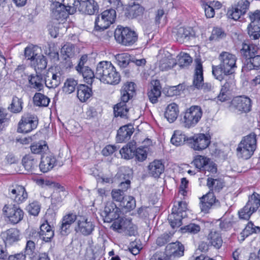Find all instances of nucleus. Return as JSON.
Listing matches in <instances>:
<instances>
[{
    "mask_svg": "<svg viewBox=\"0 0 260 260\" xmlns=\"http://www.w3.org/2000/svg\"><path fill=\"white\" fill-rule=\"evenodd\" d=\"M95 77L101 82L111 85H117L121 80V76L115 67L110 61L100 62L96 66Z\"/></svg>",
    "mask_w": 260,
    "mask_h": 260,
    "instance_id": "f257e3e1",
    "label": "nucleus"
},
{
    "mask_svg": "<svg viewBox=\"0 0 260 260\" xmlns=\"http://www.w3.org/2000/svg\"><path fill=\"white\" fill-rule=\"evenodd\" d=\"M219 64L213 65L212 72L214 76L221 77V73L235 72L237 68V57L235 55L228 52L223 51L218 56Z\"/></svg>",
    "mask_w": 260,
    "mask_h": 260,
    "instance_id": "f03ea898",
    "label": "nucleus"
},
{
    "mask_svg": "<svg viewBox=\"0 0 260 260\" xmlns=\"http://www.w3.org/2000/svg\"><path fill=\"white\" fill-rule=\"evenodd\" d=\"M257 136L254 133L243 137L236 149L238 158L248 159L253 154L257 147Z\"/></svg>",
    "mask_w": 260,
    "mask_h": 260,
    "instance_id": "7ed1b4c3",
    "label": "nucleus"
},
{
    "mask_svg": "<svg viewBox=\"0 0 260 260\" xmlns=\"http://www.w3.org/2000/svg\"><path fill=\"white\" fill-rule=\"evenodd\" d=\"M34 181L41 187L54 188L56 191L54 192L52 195L51 205L53 207H58L61 205L62 197L66 196V188L64 186L53 182L51 180H34Z\"/></svg>",
    "mask_w": 260,
    "mask_h": 260,
    "instance_id": "20e7f679",
    "label": "nucleus"
},
{
    "mask_svg": "<svg viewBox=\"0 0 260 260\" xmlns=\"http://www.w3.org/2000/svg\"><path fill=\"white\" fill-rule=\"evenodd\" d=\"M114 37L119 44L125 46H131L138 41V35L128 27L118 26L115 30Z\"/></svg>",
    "mask_w": 260,
    "mask_h": 260,
    "instance_id": "39448f33",
    "label": "nucleus"
},
{
    "mask_svg": "<svg viewBox=\"0 0 260 260\" xmlns=\"http://www.w3.org/2000/svg\"><path fill=\"white\" fill-rule=\"evenodd\" d=\"M203 115V110L199 106H192L184 113L183 123L187 128L194 127L200 121Z\"/></svg>",
    "mask_w": 260,
    "mask_h": 260,
    "instance_id": "423d86ee",
    "label": "nucleus"
},
{
    "mask_svg": "<svg viewBox=\"0 0 260 260\" xmlns=\"http://www.w3.org/2000/svg\"><path fill=\"white\" fill-rule=\"evenodd\" d=\"M51 17L56 20L66 19L69 14H74L75 10L69 3H61L59 1L54 2L51 5Z\"/></svg>",
    "mask_w": 260,
    "mask_h": 260,
    "instance_id": "0eeeda50",
    "label": "nucleus"
},
{
    "mask_svg": "<svg viewBox=\"0 0 260 260\" xmlns=\"http://www.w3.org/2000/svg\"><path fill=\"white\" fill-rule=\"evenodd\" d=\"M195 73L193 76V85L198 89H202L205 92L210 91L212 86L209 83H203V69L201 59H196L195 61Z\"/></svg>",
    "mask_w": 260,
    "mask_h": 260,
    "instance_id": "6e6552de",
    "label": "nucleus"
},
{
    "mask_svg": "<svg viewBox=\"0 0 260 260\" xmlns=\"http://www.w3.org/2000/svg\"><path fill=\"white\" fill-rule=\"evenodd\" d=\"M38 121L37 117L30 114H26L21 117L18 123L17 132L20 133H28L36 129L38 126Z\"/></svg>",
    "mask_w": 260,
    "mask_h": 260,
    "instance_id": "1a4fd4ad",
    "label": "nucleus"
},
{
    "mask_svg": "<svg viewBox=\"0 0 260 260\" xmlns=\"http://www.w3.org/2000/svg\"><path fill=\"white\" fill-rule=\"evenodd\" d=\"M249 17L251 21L247 27V32L251 39H257L260 37V11L250 12Z\"/></svg>",
    "mask_w": 260,
    "mask_h": 260,
    "instance_id": "9d476101",
    "label": "nucleus"
},
{
    "mask_svg": "<svg viewBox=\"0 0 260 260\" xmlns=\"http://www.w3.org/2000/svg\"><path fill=\"white\" fill-rule=\"evenodd\" d=\"M191 148L201 151L207 148L211 143V137L209 135L199 134L189 137L187 140Z\"/></svg>",
    "mask_w": 260,
    "mask_h": 260,
    "instance_id": "9b49d317",
    "label": "nucleus"
},
{
    "mask_svg": "<svg viewBox=\"0 0 260 260\" xmlns=\"http://www.w3.org/2000/svg\"><path fill=\"white\" fill-rule=\"evenodd\" d=\"M3 211L6 213L9 221L12 224H17L23 218L24 212L18 205H5Z\"/></svg>",
    "mask_w": 260,
    "mask_h": 260,
    "instance_id": "f8f14e48",
    "label": "nucleus"
},
{
    "mask_svg": "<svg viewBox=\"0 0 260 260\" xmlns=\"http://www.w3.org/2000/svg\"><path fill=\"white\" fill-rule=\"evenodd\" d=\"M95 228L93 222L84 216H79L77 221L75 231L84 236H88L92 234Z\"/></svg>",
    "mask_w": 260,
    "mask_h": 260,
    "instance_id": "ddd939ff",
    "label": "nucleus"
},
{
    "mask_svg": "<svg viewBox=\"0 0 260 260\" xmlns=\"http://www.w3.org/2000/svg\"><path fill=\"white\" fill-rule=\"evenodd\" d=\"M200 206L201 211L207 213L214 205H219V202L216 199L214 192L209 191L200 198Z\"/></svg>",
    "mask_w": 260,
    "mask_h": 260,
    "instance_id": "4468645a",
    "label": "nucleus"
},
{
    "mask_svg": "<svg viewBox=\"0 0 260 260\" xmlns=\"http://www.w3.org/2000/svg\"><path fill=\"white\" fill-rule=\"evenodd\" d=\"M120 212V208L117 207L114 202H107L102 214L104 218V222H112L116 218H117V217H119Z\"/></svg>",
    "mask_w": 260,
    "mask_h": 260,
    "instance_id": "2eb2a0df",
    "label": "nucleus"
},
{
    "mask_svg": "<svg viewBox=\"0 0 260 260\" xmlns=\"http://www.w3.org/2000/svg\"><path fill=\"white\" fill-rule=\"evenodd\" d=\"M232 105L238 111L247 113L251 110V100L247 96H237L233 100Z\"/></svg>",
    "mask_w": 260,
    "mask_h": 260,
    "instance_id": "dca6fc26",
    "label": "nucleus"
},
{
    "mask_svg": "<svg viewBox=\"0 0 260 260\" xmlns=\"http://www.w3.org/2000/svg\"><path fill=\"white\" fill-rule=\"evenodd\" d=\"M78 218L75 214L69 213L64 215L59 225V232L62 236H67L69 235L71 230V225L77 220Z\"/></svg>",
    "mask_w": 260,
    "mask_h": 260,
    "instance_id": "f3484780",
    "label": "nucleus"
},
{
    "mask_svg": "<svg viewBox=\"0 0 260 260\" xmlns=\"http://www.w3.org/2000/svg\"><path fill=\"white\" fill-rule=\"evenodd\" d=\"M133 224L131 219L125 217H117L113 222L111 228L113 230L117 231L118 232L129 231L132 228Z\"/></svg>",
    "mask_w": 260,
    "mask_h": 260,
    "instance_id": "a211bd4d",
    "label": "nucleus"
},
{
    "mask_svg": "<svg viewBox=\"0 0 260 260\" xmlns=\"http://www.w3.org/2000/svg\"><path fill=\"white\" fill-rule=\"evenodd\" d=\"M184 247L179 242L171 243L166 247V254L170 257H180L184 255Z\"/></svg>",
    "mask_w": 260,
    "mask_h": 260,
    "instance_id": "6ab92c4d",
    "label": "nucleus"
},
{
    "mask_svg": "<svg viewBox=\"0 0 260 260\" xmlns=\"http://www.w3.org/2000/svg\"><path fill=\"white\" fill-rule=\"evenodd\" d=\"M56 164V159L52 153L43 154L41 157L40 168L42 172H47L51 170Z\"/></svg>",
    "mask_w": 260,
    "mask_h": 260,
    "instance_id": "aec40b11",
    "label": "nucleus"
},
{
    "mask_svg": "<svg viewBox=\"0 0 260 260\" xmlns=\"http://www.w3.org/2000/svg\"><path fill=\"white\" fill-rule=\"evenodd\" d=\"M134 132L132 124H128L121 126L117 132L116 141L118 143H122L128 140Z\"/></svg>",
    "mask_w": 260,
    "mask_h": 260,
    "instance_id": "412c9836",
    "label": "nucleus"
},
{
    "mask_svg": "<svg viewBox=\"0 0 260 260\" xmlns=\"http://www.w3.org/2000/svg\"><path fill=\"white\" fill-rule=\"evenodd\" d=\"M76 9L84 14L93 15L98 11L99 6L94 0H88L81 5H75Z\"/></svg>",
    "mask_w": 260,
    "mask_h": 260,
    "instance_id": "4be33fe9",
    "label": "nucleus"
},
{
    "mask_svg": "<svg viewBox=\"0 0 260 260\" xmlns=\"http://www.w3.org/2000/svg\"><path fill=\"white\" fill-rule=\"evenodd\" d=\"M260 69V51L251 57L247 61H245L242 67L243 72H247L251 70H259Z\"/></svg>",
    "mask_w": 260,
    "mask_h": 260,
    "instance_id": "5701e85b",
    "label": "nucleus"
},
{
    "mask_svg": "<svg viewBox=\"0 0 260 260\" xmlns=\"http://www.w3.org/2000/svg\"><path fill=\"white\" fill-rule=\"evenodd\" d=\"M220 76L221 77L220 78L217 76L214 77L216 79L220 81H225V83L221 86V88H223V91L225 90L229 91L235 86V72L221 73Z\"/></svg>",
    "mask_w": 260,
    "mask_h": 260,
    "instance_id": "b1692460",
    "label": "nucleus"
},
{
    "mask_svg": "<svg viewBox=\"0 0 260 260\" xmlns=\"http://www.w3.org/2000/svg\"><path fill=\"white\" fill-rule=\"evenodd\" d=\"M149 174L154 178H158L165 170V166L162 160L155 159L148 166Z\"/></svg>",
    "mask_w": 260,
    "mask_h": 260,
    "instance_id": "393cba45",
    "label": "nucleus"
},
{
    "mask_svg": "<svg viewBox=\"0 0 260 260\" xmlns=\"http://www.w3.org/2000/svg\"><path fill=\"white\" fill-rule=\"evenodd\" d=\"M37 235L40 239L45 242H49L54 237V231L48 222L43 223L40 227V231L37 232Z\"/></svg>",
    "mask_w": 260,
    "mask_h": 260,
    "instance_id": "a878e982",
    "label": "nucleus"
},
{
    "mask_svg": "<svg viewBox=\"0 0 260 260\" xmlns=\"http://www.w3.org/2000/svg\"><path fill=\"white\" fill-rule=\"evenodd\" d=\"M259 51V48L256 45L245 43H243L242 48L241 49V53L245 59V61H247V59L255 54H257Z\"/></svg>",
    "mask_w": 260,
    "mask_h": 260,
    "instance_id": "bb28decb",
    "label": "nucleus"
},
{
    "mask_svg": "<svg viewBox=\"0 0 260 260\" xmlns=\"http://www.w3.org/2000/svg\"><path fill=\"white\" fill-rule=\"evenodd\" d=\"M3 237L6 244L11 245L20 240V232L16 229L11 228L4 233Z\"/></svg>",
    "mask_w": 260,
    "mask_h": 260,
    "instance_id": "cd10ccee",
    "label": "nucleus"
},
{
    "mask_svg": "<svg viewBox=\"0 0 260 260\" xmlns=\"http://www.w3.org/2000/svg\"><path fill=\"white\" fill-rule=\"evenodd\" d=\"M179 113L178 106L174 103H171L166 109L165 117L169 122L172 123L177 118Z\"/></svg>",
    "mask_w": 260,
    "mask_h": 260,
    "instance_id": "c85d7f7f",
    "label": "nucleus"
},
{
    "mask_svg": "<svg viewBox=\"0 0 260 260\" xmlns=\"http://www.w3.org/2000/svg\"><path fill=\"white\" fill-rule=\"evenodd\" d=\"M136 148V142L135 141L128 142L120 150V153L121 157L126 159H129L134 158Z\"/></svg>",
    "mask_w": 260,
    "mask_h": 260,
    "instance_id": "c756f323",
    "label": "nucleus"
},
{
    "mask_svg": "<svg viewBox=\"0 0 260 260\" xmlns=\"http://www.w3.org/2000/svg\"><path fill=\"white\" fill-rule=\"evenodd\" d=\"M144 8L139 4H134L126 8L125 16L128 19H133L141 16L144 13Z\"/></svg>",
    "mask_w": 260,
    "mask_h": 260,
    "instance_id": "7c9ffc66",
    "label": "nucleus"
},
{
    "mask_svg": "<svg viewBox=\"0 0 260 260\" xmlns=\"http://www.w3.org/2000/svg\"><path fill=\"white\" fill-rule=\"evenodd\" d=\"M77 94L81 102H85L92 95V88L85 84H80L77 86Z\"/></svg>",
    "mask_w": 260,
    "mask_h": 260,
    "instance_id": "2f4dec72",
    "label": "nucleus"
},
{
    "mask_svg": "<svg viewBox=\"0 0 260 260\" xmlns=\"http://www.w3.org/2000/svg\"><path fill=\"white\" fill-rule=\"evenodd\" d=\"M161 89L159 82L156 80L147 93L149 99L152 103L155 104L158 102V99L161 95Z\"/></svg>",
    "mask_w": 260,
    "mask_h": 260,
    "instance_id": "473e14b6",
    "label": "nucleus"
},
{
    "mask_svg": "<svg viewBox=\"0 0 260 260\" xmlns=\"http://www.w3.org/2000/svg\"><path fill=\"white\" fill-rule=\"evenodd\" d=\"M25 256L30 260H36L39 257L38 251L36 249V243L32 240H28L24 249Z\"/></svg>",
    "mask_w": 260,
    "mask_h": 260,
    "instance_id": "72a5a7b5",
    "label": "nucleus"
},
{
    "mask_svg": "<svg viewBox=\"0 0 260 260\" xmlns=\"http://www.w3.org/2000/svg\"><path fill=\"white\" fill-rule=\"evenodd\" d=\"M207 240L211 246L216 249H219L223 243L222 239L219 233L215 231H211L207 236Z\"/></svg>",
    "mask_w": 260,
    "mask_h": 260,
    "instance_id": "f704fd0d",
    "label": "nucleus"
},
{
    "mask_svg": "<svg viewBox=\"0 0 260 260\" xmlns=\"http://www.w3.org/2000/svg\"><path fill=\"white\" fill-rule=\"evenodd\" d=\"M62 79L60 73L52 74L51 77L47 75L45 78V85L49 88H56L60 84Z\"/></svg>",
    "mask_w": 260,
    "mask_h": 260,
    "instance_id": "c9c22d12",
    "label": "nucleus"
},
{
    "mask_svg": "<svg viewBox=\"0 0 260 260\" xmlns=\"http://www.w3.org/2000/svg\"><path fill=\"white\" fill-rule=\"evenodd\" d=\"M194 33L190 28L180 27L176 34V39L180 43H182L184 40H189L190 37H193Z\"/></svg>",
    "mask_w": 260,
    "mask_h": 260,
    "instance_id": "e433bc0d",
    "label": "nucleus"
},
{
    "mask_svg": "<svg viewBox=\"0 0 260 260\" xmlns=\"http://www.w3.org/2000/svg\"><path fill=\"white\" fill-rule=\"evenodd\" d=\"M189 138L187 137L182 132L176 130L174 132L171 142L172 144L179 146L183 145L185 142L189 144V141L187 140Z\"/></svg>",
    "mask_w": 260,
    "mask_h": 260,
    "instance_id": "4c0bfd02",
    "label": "nucleus"
},
{
    "mask_svg": "<svg viewBox=\"0 0 260 260\" xmlns=\"http://www.w3.org/2000/svg\"><path fill=\"white\" fill-rule=\"evenodd\" d=\"M79 73L82 74L84 81L88 84L91 85L94 77H95V73L88 67L82 68L80 71H77Z\"/></svg>",
    "mask_w": 260,
    "mask_h": 260,
    "instance_id": "58836bf2",
    "label": "nucleus"
},
{
    "mask_svg": "<svg viewBox=\"0 0 260 260\" xmlns=\"http://www.w3.org/2000/svg\"><path fill=\"white\" fill-rule=\"evenodd\" d=\"M111 24L105 18L99 15L95 20L94 29L95 31H102L107 29Z\"/></svg>",
    "mask_w": 260,
    "mask_h": 260,
    "instance_id": "ea45409f",
    "label": "nucleus"
},
{
    "mask_svg": "<svg viewBox=\"0 0 260 260\" xmlns=\"http://www.w3.org/2000/svg\"><path fill=\"white\" fill-rule=\"evenodd\" d=\"M207 186L211 192H219L224 187L223 180H207Z\"/></svg>",
    "mask_w": 260,
    "mask_h": 260,
    "instance_id": "a19ab883",
    "label": "nucleus"
},
{
    "mask_svg": "<svg viewBox=\"0 0 260 260\" xmlns=\"http://www.w3.org/2000/svg\"><path fill=\"white\" fill-rule=\"evenodd\" d=\"M23 101L21 99H19L16 96L12 98V102L8 107V109L11 112L14 113H18L22 110Z\"/></svg>",
    "mask_w": 260,
    "mask_h": 260,
    "instance_id": "79ce46f5",
    "label": "nucleus"
},
{
    "mask_svg": "<svg viewBox=\"0 0 260 260\" xmlns=\"http://www.w3.org/2000/svg\"><path fill=\"white\" fill-rule=\"evenodd\" d=\"M246 204L256 212L260 207V194L253 192L252 194L249 196L248 202Z\"/></svg>",
    "mask_w": 260,
    "mask_h": 260,
    "instance_id": "37998d69",
    "label": "nucleus"
},
{
    "mask_svg": "<svg viewBox=\"0 0 260 260\" xmlns=\"http://www.w3.org/2000/svg\"><path fill=\"white\" fill-rule=\"evenodd\" d=\"M129 109L124 103H119L114 107V113L115 117H127Z\"/></svg>",
    "mask_w": 260,
    "mask_h": 260,
    "instance_id": "c03bdc74",
    "label": "nucleus"
},
{
    "mask_svg": "<svg viewBox=\"0 0 260 260\" xmlns=\"http://www.w3.org/2000/svg\"><path fill=\"white\" fill-rule=\"evenodd\" d=\"M33 101L34 104L39 107H46L50 102V99L47 96L40 92L35 93Z\"/></svg>",
    "mask_w": 260,
    "mask_h": 260,
    "instance_id": "a18cd8bd",
    "label": "nucleus"
},
{
    "mask_svg": "<svg viewBox=\"0 0 260 260\" xmlns=\"http://www.w3.org/2000/svg\"><path fill=\"white\" fill-rule=\"evenodd\" d=\"M118 205L126 211H131L136 207V201L133 197L126 196L121 203L118 204Z\"/></svg>",
    "mask_w": 260,
    "mask_h": 260,
    "instance_id": "49530a36",
    "label": "nucleus"
},
{
    "mask_svg": "<svg viewBox=\"0 0 260 260\" xmlns=\"http://www.w3.org/2000/svg\"><path fill=\"white\" fill-rule=\"evenodd\" d=\"M29 82L31 88L41 91L43 88V77L42 75H31L29 78Z\"/></svg>",
    "mask_w": 260,
    "mask_h": 260,
    "instance_id": "de8ad7c7",
    "label": "nucleus"
},
{
    "mask_svg": "<svg viewBox=\"0 0 260 260\" xmlns=\"http://www.w3.org/2000/svg\"><path fill=\"white\" fill-rule=\"evenodd\" d=\"M210 161V159L202 155H197L194 157V159L192 162L196 168L201 170L205 168L208 163Z\"/></svg>",
    "mask_w": 260,
    "mask_h": 260,
    "instance_id": "09e8293b",
    "label": "nucleus"
},
{
    "mask_svg": "<svg viewBox=\"0 0 260 260\" xmlns=\"http://www.w3.org/2000/svg\"><path fill=\"white\" fill-rule=\"evenodd\" d=\"M115 59L117 64L122 68H126L130 62L131 56L125 53L117 54Z\"/></svg>",
    "mask_w": 260,
    "mask_h": 260,
    "instance_id": "8fccbe9b",
    "label": "nucleus"
},
{
    "mask_svg": "<svg viewBox=\"0 0 260 260\" xmlns=\"http://www.w3.org/2000/svg\"><path fill=\"white\" fill-rule=\"evenodd\" d=\"M30 149L32 153L34 154H42L48 150V146L46 142H39L32 144Z\"/></svg>",
    "mask_w": 260,
    "mask_h": 260,
    "instance_id": "3c124183",
    "label": "nucleus"
},
{
    "mask_svg": "<svg viewBox=\"0 0 260 260\" xmlns=\"http://www.w3.org/2000/svg\"><path fill=\"white\" fill-rule=\"evenodd\" d=\"M183 218H184L183 215L178 214L172 211L168 216V220L171 226L173 228H175L179 227L182 224V220Z\"/></svg>",
    "mask_w": 260,
    "mask_h": 260,
    "instance_id": "603ef678",
    "label": "nucleus"
},
{
    "mask_svg": "<svg viewBox=\"0 0 260 260\" xmlns=\"http://www.w3.org/2000/svg\"><path fill=\"white\" fill-rule=\"evenodd\" d=\"M22 164L25 169L27 171H30L37 166V161L32 156L26 155L22 159Z\"/></svg>",
    "mask_w": 260,
    "mask_h": 260,
    "instance_id": "864d4df0",
    "label": "nucleus"
},
{
    "mask_svg": "<svg viewBox=\"0 0 260 260\" xmlns=\"http://www.w3.org/2000/svg\"><path fill=\"white\" fill-rule=\"evenodd\" d=\"M31 63L36 69H37L42 71L46 68L47 62L46 57L44 55L38 54Z\"/></svg>",
    "mask_w": 260,
    "mask_h": 260,
    "instance_id": "5fc2aeb1",
    "label": "nucleus"
},
{
    "mask_svg": "<svg viewBox=\"0 0 260 260\" xmlns=\"http://www.w3.org/2000/svg\"><path fill=\"white\" fill-rule=\"evenodd\" d=\"M78 84V81L73 78H68L64 83L63 91L68 94L73 92Z\"/></svg>",
    "mask_w": 260,
    "mask_h": 260,
    "instance_id": "6e6d98bb",
    "label": "nucleus"
},
{
    "mask_svg": "<svg viewBox=\"0 0 260 260\" xmlns=\"http://www.w3.org/2000/svg\"><path fill=\"white\" fill-rule=\"evenodd\" d=\"M259 233H260V227L254 225L252 221H249L241 232V234L243 237H247L252 234Z\"/></svg>",
    "mask_w": 260,
    "mask_h": 260,
    "instance_id": "4d7b16f0",
    "label": "nucleus"
},
{
    "mask_svg": "<svg viewBox=\"0 0 260 260\" xmlns=\"http://www.w3.org/2000/svg\"><path fill=\"white\" fill-rule=\"evenodd\" d=\"M243 15H244L235 5L229 8L226 13L228 18L234 20H238Z\"/></svg>",
    "mask_w": 260,
    "mask_h": 260,
    "instance_id": "13d9d810",
    "label": "nucleus"
},
{
    "mask_svg": "<svg viewBox=\"0 0 260 260\" xmlns=\"http://www.w3.org/2000/svg\"><path fill=\"white\" fill-rule=\"evenodd\" d=\"M133 171L128 167H121L116 174L117 179H129L133 177Z\"/></svg>",
    "mask_w": 260,
    "mask_h": 260,
    "instance_id": "bf43d9fd",
    "label": "nucleus"
},
{
    "mask_svg": "<svg viewBox=\"0 0 260 260\" xmlns=\"http://www.w3.org/2000/svg\"><path fill=\"white\" fill-rule=\"evenodd\" d=\"M254 212L255 211L254 210L246 204L243 208L239 211L238 215L240 219L248 220Z\"/></svg>",
    "mask_w": 260,
    "mask_h": 260,
    "instance_id": "052dcab7",
    "label": "nucleus"
},
{
    "mask_svg": "<svg viewBox=\"0 0 260 260\" xmlns=\"http://www.w3.org/2000/svg\"><path fill=\"white\" fill-rule=\"evenodd\" d=\"M192 62V59L190 55L186 53H181L178 59V63L181 68L188 67Z\"/></svg>",
    "mask_w": 260,
    "mask_h": 260,
    "instance_id": "680f3d73",
    "label": "nucleus"
},
{
    "mask_svg": "<svg viewBox=\"0 0 260 260\" xmlns=\"http://www.w3.org/2000/svg\"><path fill=\"white\" fill-rule=\"evenodd\" d=\"M148 150L147 147H136L134 157L139 161H144L147 158Z\"/></svg>",
    "mask_w": 260,
    "mask_h": 260,
    "instance_id": "e2e57ef3",
    "label": "nucleus"
},
{
    "mask_svg": "<svg viewBox=\"0 0 260 260\" xmlns=\"http://www.w3.org/2000/svg\"><path fill=\"white\" fill-rule=\"evenodd\" d=\"M203 170L205 174L208 177L207 179H213L217 172V166L215 163L209 161Z\"/></svg>",
    "mask_w": 260,
    "mask_h": 260,
    "instance_id": "0e129e2a",
    "label": "nucleus"
},
{
    "mask_svg": "<svg viewBox=\"0 0 260 260\" xmlns=\"http://www.w3.org/2000/svg\"><path fill=\"white\" fill-rule=\"evenodd\" d=\"M187 209V205L185 202H179L177 205L173 206L172 211L178 214L183 215L185 217L186 216V211Z\"/></svg>",
    "mask_w": 260,
    "mask_h": 260,
    "instance_id": "69168bd1",
    "label": "nucleus"
},
{
    "mask_svg": "<svg viewBox=\"0 0 260 260\" xmlns=\"http://www.w3.org/2000/svg\"><path fill=\"white\" fill-rule=\"evenodd\" d=\"M100 15L104 18H105L112 24L115 21L116 13L114 9H110L103 12Z\"/></svg>",
    "mask_w": 260,
    "mask_h": 260,
    "instance_id": "338daca9",
    "label": "nucleus"
},
{
    "mask_svg": "<svg viewBox=\"0 0 260 260\" xmlns=\"http://www.w3.org/2000/svg\"><path fill=\"white\" fill-rule=\"evenodd\" d=\"M74 46L71 43H66L61 49V53L67 57H71L74 55Z\"/></svg>",
    "mask_w": 260,
    "mask_h": 260,
    "instance_id": "774afa93",
    "label": "nucleus"
}]
</instances>
